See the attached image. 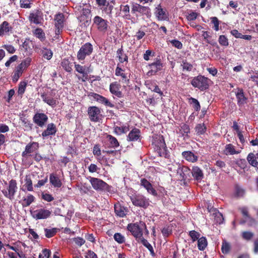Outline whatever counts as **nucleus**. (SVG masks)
I'll use <instances>...</instances> for the list:
<instances>
[{
	"mask_svg": "<svg viewBox=\"0 0 258 258\" xmlns=\"http://www.w3.org/2000/svg\"><path fill=\"white\" fill-rule=\"evenodd\" d=\"M155 14L157 19L159 21L165 20L168 18L165 11L162 8L160 4L156 8Z\"/></svg>",
	"mask_w": 258,
	"mask_h": 258,
	"instance_id": "nucleus-29",
	"label": "nucleus"
},
{
	"mask_svg": "<svg viewBox=\"0 0 258 258\" xmlns=\"http://www.w3.org/2000/svg\"><path fill=\"white\" fill-rule=\"evenodd\" d=\"M25 185L28 191H31L33 190L32 181L30 177L26 176L25 178Z\"/></svg>",
	"mask_w": 258,
	"mask_h": 258,
	"instance_id": "nucleus-61",
	"label": "nucleus"
},
{
	"mask_svg": "<svg viewBox=\"0 0 258 258\" xmlns=\"http://www.w3.org/2000/svg\"><path fill=\"white\" fill-rule=\"evenodd\" d=\"M47 116L43 113H36L33 116V122L40 127H43L48 120Z\"/></svg>",
	"mask_w": 258,
	"mask_h": 258,
	"instance_id": "nucleus-18",
	"label": "nucleus"
},
{
	"mask_svg": "<svg viewBox=\"0 0 258 258\" xmlns=\"http://www.w3.org/2000/svg\"><path fill=\"white\" fill-rule=\"evenodd\" d=\"M108 140L110 145L112 148H116L119 146V143L116 138L110 135H108L106 137Z\"/></svg>",
	"mask_w": 258,
	"mask_h": 258,
	"instance_id": "nucleus-48",
	"label": "nucleus"
},
{
	"mask_svg": "<svg viewBox=\"0 0 258 258\" xmlns=\"http://www.w3.org/2000/svg\"><path fill=\"white\" fill-rule=\"evenodd\" d=\"M93 51V45L90 42H86L80 48L77 55V59L80 60H84L86 57L90 55Z\"/></svg>",
	"mask_w": 258,
	"mask_h": 258,
	"instance_id": "nucleus-8",
	"label": "nucleus"
},
{
	"mask_svg": "<svg viewBox=\"0 0 258 258\" xmlns=\"http://www.w3.org/2000/svg\"><path fill=\"white\" fill-rule=\"evenodd\" d=\"M35 198L31 194H28L26 197H24L20 202L23 207L29 206L35 201Z\"/></svg>",
	"mask_w": 258,
	"mask_h": 258,
	"instance_id": "nucleus-34",
	"label": "nucleus"
},
{
	"mask_svg": "<svg viewBox=\"0 0 258 258\" xmlns=\"http://www.w3.org/2000/svg\"><path fill=\"white\" fill-rule=\"evenodd\" d=\"M21 121L25 131L29 132L32 130L33 124L30 120L26 118H21Z\"/></svg>",
	"mask_w": 258,
	"mask_h": 258,
	"instance_id": "nucleus-37",
	"label": "nucleus"
},
{
	"mask_svg": "<svg viewBox=\"0 0 258 258\" xmlns=\"http://www.w3.org/2000/svg\"><path fill=\"white\" fill-rule=\"evenodd\" d=\"M207 244L208 242L205 237L202 236L198 240V247L200 250H205Z\"/></svg>",
	"mask_w": 258,
	"mask_h": 258,
	"instance_id": "nucleus-45",
	"label": "nucleus"
},
{
	"mask_svg": "<svg viewBox=\"0 0 258 258\" xmlns=\"http://www.w3.org/2000/svg\"><path fill=\"white\" fill-rule=\"evenodd\" d=\"M120 11L122 13V17L127 20H131V15L130 14V7L128 5H121L120 6Z\"/></svg>",
	"mask_w": 258,
	"mask_h": 258,
	"instance_id": "nucleus-30",
	"label": "nucleus"
},
{
	"mask_svg": "<svg viewBox=\"0 0 258 258\" xmlns=\"http://www.w3.org/2000/svg\"><path fill=\"white\" fill-rule=\"evenodd\" d=\"M131 201L135 206L146 209L150 205L149 199L140 194H134L130 196Z\"/></svg>",
	"mask_w": 258,
	"mask_h": 258,
	"instance_id": "nucleus-5",
	"label": "nucleus"
},
{
	"mask_svg": "<svg viewBox=\"0 0 258 258\" xmlns=\"http://www.w3.org/2000/svg\"><path fill=\"white\" fill-rule=\"evenodd\" d=\"M108 21L99 16H96L93 19V26L101 33H105L108 27Z\"/></svg>",
	"mask_w": 258,
	"mask_h": 258,
	"instance_id": "nucleus-9",
	"label": "nucleus"
},
{
	"mask_svg": "<svg viewBox=\"0 0 258 258\" xmlns=\"http://www.w3.org/2000/svg\"><path fill=\"white\" fill-rule=\"evenodd\" d=\"M114 209L116 215L121 218L125 217L128 211L127 208L122 206L118 203L114 204Z\"/></svg>",
	"mask_w": 258,
	"mask_h": 258,
	"instance_id": "nucleus-23",
	"label": "nucleus"
},
{
	"mask_svg": "<svg viewBox=\"0 0 258 258\" xmlns=\"http://www.w3.org/2000/svg\"><path fill=\"white\" fill-rule=\"evenodd\" d=\"M246 222L247 223L248 226H252L254 225H255L256 223V221L254 218H252L250 216H249L246 219L241 220L239 222V224L241 225H243Z\"/></svg>",
	"mask_w": 258,
	"mask_h": 258,
	"instance_id": "nucleus-51",
	"label": "nucleus"
},
{
	"mask_svg": "<svg viewBox=\"0 0 258 258\" xmlns=\"http://www.w3.org/2000/svg\"><path fill=\"white\" fill-rule=\"evenodd\" d=\"M207 131V127L204 123L198 124L195 127V132L199 136L205 134Z\"/></svg>",
	"mask_w": 258,
	"mask_h": 258,
	"instance_id": "nucleus-42",
	"label": "nucleus"
},
{
	"mask_svg": "<svg viewBox=\"0 0 258 258\" xmlns=\"http://www.w3.org/2000/svg\"><path fill=\"white\" fill-rule=\"evenodd\" d=\"M39 148V145L38 143L35 142L29 143L26 146L25 150L22 153V157L27 158L28 156H31L30 154L37 150Z\"/></svg>",
	"mask_w": 258,
	"mask_h": 258,
	"instance_id": "nucleus-16",
	"label": "nucleus"
},
{
	"mask_svg": "<svg viewBox=\"0 0 258 258\" xmlns=\"http://www.w3.org/2000/svg\"><path fill=\"white\" fill-rule=\"evenodd\" d=\"M150 70L147 73V75L152 76L155 75L158 71H161L163 67V64L160 58H156L155 61L148 64Z\"/></svg>",
	"mask_w": 258,
	"mask_h": 258,
	"instance_id": "nucleus-15",
	"label": "nucleus"
},
{
	"mask_svg": "<svg viewBox=\"0 0 258 258\" xmlns=\"http://www.w3.org/2000/svg\"><path fill=\"white\" fill-rule=\"evenodd\" d=\"M234 196L236 198H240L244 197L245 190L238 184L234 185Z\"/></svg>",
	"mask_w": 258,
	"mask_h": 258,
	"instance_id": "nucleus-36",
	"label": "nucleus"
},
{
	"mask_svg": "<svg viewBox=\"0 0 258 258\" xmlns=\"http://www.w3.org/2000/svg\"><path fill=\"white\" fill-rule=\"evenodd\" d=\"M31 61L32 59L28 57L24 59L19 65L25 70L30 65Z\"/></svg>",
	"mask_w": 258,
	"mask_h": 258,
	"instance_id": "nucleus-60",
	"label": "nucleus"
},
{
	"mask_svg": "<svg viewBox=\"0 0 258 258\" xmlns=\"http://www.w3.org/2000/svg\"><path fill=\"white\" fill-rule=\"evenodd\" d=\"M51 212L49 210L40 208L34 211L33 217L36 219H45L49 218Z\"/></svg>",
	"mask_w": 258,
	"mask_h": 258,
	"instance_id": "nucleus-17",
	"label": "nucleus"
},
{
	"mask_svg": "<svg viewBox=\"0 0 258 258\" xmlns=\"http://www.w3.org/2000/svg\"><path fill=\"white\" fill-rule=\"evenodd\" d=\"M20 7L24 9H29L31 7V0H20Z\"/></svg>",
	"mask_w": 258,
	"mask_h": 258,
	"instance_id": "nucleus-64",
	"label": "nucleus"
},
{
	"mask_svg": "<svg viewBox=\"0 0 258 258\" xmlns=\"http://www.w3.org/2000/svg\"><path fill=\"white\" fill-rule=\"evenodd\" d=\"M91 96L97 102L104 104L106 106L111 108L114 107V105L111 103L106 97L98 94L93 93Z\"/></svg>",
	"mask_w": 258,
	"mask_h": 258,
	"instance_id": "nucleus-20",
	"label": "nucleus"
},
{
	"mask_svg": "<svg viewBox=\"0 0 258 258\" xmlns=\"http://www.w3.org/2000/svg\"><path fill=\"white\" fill-rule=\"evenodd\" d=\"M49 181L50 184L54 187H60L62 185V182L59 177L53 173L50 174Z\"/></svg>",
	"mask_w": 258,
	"mask_h": 258,
	"instance_id": "nucleus-35",
	"label": "nucleus"
},
{
	"mask_svg": "<svg viewBox=\"0 0 258 258\" xmlns=\"http://www.w3.org/2000/svg\"><path fill=\"white\" fill-rule=\"evenodd\" d=\"M28 19L32 23L39 24L43 20V13L39 9H35L30 13Z\"/></svg>",
	"mask_w": 258,
	"mask_h": 258,
	"instance_id": "nucleus-14",
	"label": "nucleus"
},
{
	"mask_svg": "<svg viewBox=\"0 0 258 258\" xmlns=\"http://www.w3.org/2000/svg\"><path fill=\"white\" fill-rule=\"evenodd\" d=\"M181 155L186 161L191 163L196 162L198 160V156L190 151H183Z\"/></svg>",
	"mask_w": 258,
	"mask_h": 258,
	"instance_id": "nucleus-28",
	"label": "nucleus"
},
{
	"mask_svg": "<svg viewBox=\"0 0 258 258\" xmlns=\"http://www.w3.org/2000/svg\"><path fill=\"white\" fill-rule=\"evenodd\" d=\"M57 131L56 126L53 123H49L46 129L42 133V137L43 139H46L49 136L55 135Z\"/></svg>",
	"mask_w": 258,
	"mask_h": 258,
	"instance_id": "nucleus-21",
	"label": "nucleus"
},
{
	"mask_svg": "<svg viewBox=\"0 0 258 258\" xmlns=\"http://www.w3.org/2000/svg\"><path fill=\"white\" fill-rule=\"evenodd\" d=\"M4 184L6 187L2 190L3 194L5 198L13 201L18 188L17 181L12 179L8 182L5 181Z\"/></svg>",
	"mask_w": 258,
	"mask_h": 258,
	"instance_id": "nucleus-2",
	"label": "nucleus"
},
{
	"mask_svg": "<svg viewBox=\"0 0 258 258\" xmlns=\"http://www.w3.org/2000/svg\"><path fill=\"white\" fill-rule=\"evenodd\" d=\"M34 34L41 41H43L45 39V34L41 28H36L34 32Z\"/></svg>",
	"mask_w": 258,
	"mask_h": 258,
	"instance_id": "nucleus-49",
	"label": "nucleus"
},
{
	"mask_svg": "<svg viewBox=\"0 0 258 258\" xmlns=\"http://www.w3.org/2000/svg\"><path fill=\"white\" fill-rule=\"evenodd\" d=\"M113 238L115 241L119 244H122L125 242V238L124 236L120 233H115L114 234Z\"/></svg>",
	"mask_w": 258,
	"mask_h": 258,
	"instance_id": "nucleus-56",
	"label": "nucleus"
},
{
	"mask_svg": "<svg viewBox=\"0 0 258 258\" xmlns=\"http://www.w3.org/2000/svg\"><path fill=\"white\" fill-rule=\"evenodd\" d=\"M219 44L223 46H228L229 45L228 39L224 35H220L218 38Z\"/></svg>",
	"mask_w": 258,
	"mask_h": 258,
	"instance_id": "nucleus-57",
	"label": "nucleus"
},
{
	"mask_svg": "<svg viewBox=\"0 0 258 258\" xmlns=\"http://www.w3.org/2000/svg\"><path fill=\"white\" fill-rule=\"evenodd\" d=\"M24 70V69L21 67L19 65L17 67L13 76V81L17 82L19 78L22 75Z\"/></svg>",
	"mask_w": 258,
	"mask_h": 258,
	"instance_id": "nucleus-46",
	"label": "nucleus"
},
{
	"mask_svg": "<svg viewBox=\"0 0 258 258\" xmlns=\"http://www.w3.org/2000/svg\"><path fill=\"white\" fill-rule=\"evenodd\" d=\"M91 70H90L89 67H87V69L85 70L81 74L82 75V77H78L79 80H81L83 82H85L86 81L89 80V77L88 76V73H90Z\"/></svg>",
	"mask_w": 258,
	"mask_h": 258,
	"instance_id": "nucleus-53",
	"label": "nucleus"
},
{
	"mask_svg": "<svg viewBox=\"0 0 258 258\" xmlns=\"http://www.w3.org/2000/svg\"><path fill=\"white\" fill-rule=\"evenodd\" d=\"M140 223H129L127 226V229L132 235L136 238L138 242L143 237V229L141 228Z\"/></svg>",
	"mask_w": 258,
	"mask_h": 258,
	"instance_id": "nucleus-7",
	"label": "nucleus"
},
{
	"mask_svg": "<svg viewBox=\"0 0 258 258\" xmlns=\"http://www.w3.org/2000/svg\"><path fill=\"white\" fill-rule=\"evenodd\" d=\"M210 81V80L208 78L199 75L193 78L191 81V84L194 87L204 91L209 89Z\"/></svg>",
	"mask_w": 258,
	"mask_h": 258,
	"instance_id": "nucleus-4",
	"label": "nucleus"
},
{
	"mask_svg": "<svg viewBox=\"0 0 258 258\" xmlns=\"http://www.w3.org/2000/svg\"><path fill=\"white\" fill-rule=\"evenodd\" d=\"M236 164L241 169L244 170L247 167V162L244 159H239L236 160Z\"/></svg>",
	"mask_w": 258,
	"mask_h": 258,
	"instance_id": "nucleus-63",
	"label": "nucleus"
},
{
	"mask_svg": "<svg viewBox=\"0 0 258 258\" xmlns=\"http://www.w3.org/2000/svg\"><path fill=\"white\" fill-rule=\"evenodd\" d=\"M139 243H141L144 246L147 248L150 252V254L152 256H155V253L154 252V249L151 244L149 243L147 240L143 237L139 240Z\"/></svg>",
	"mask_w": 258,
	"mask_h": 258,
	"instance_id": "nucleus-40",
	"label": "nucleus"
},
{
	"mask_svg": "<svg viewBox=\"0 0 258 258\" xmlns=\"http://www.w3.org/2000/svg\"><path fill=\"white\" fill-rule=\"evenodd\" d=\"M87 113L90 120L93 122H98L102 116L100 108L95 106L89 107Z\"/></svg>",
	"mask_w": 258,
	"mask_h": 258,
	"instance_id": "nucleus-11",
	"label": "nucleus"
},
{
	"mask_svg": "<svg viewBox=\"0 0 258 258\" xmlns=\"http://www.w3.org/2000/svg\"><path fill=\"white\" fill-rule=\"evenodd\" d=\"M177 174L179 176L181 181L189 180L191 179V170L187 166H179L177 169Z\"/></svg>",
	"mask_w": 258,
	"mask_h": 258,
	"instance_id": "nucleus-13",
	"label": "nucleus"
},
{
	"mask_svg": "<svg viewBox=\"0 0 258 258\" xmlns=\"http://www.w3.org/2000/svg\"><path fill=\"white\" fill-rule=\"evenodd\" d=\"M45 235L47 238H51L54 236L56 232V228H53L51 229L44 228Z\"/></svg>",
	"mask_w": 258,
	"mask_h": 258,
	"instance_id": "nucleus-55",
	"label": "nucleus"
},
{
	"mask_svg": "<svg viewBox=\"0 0 258 258\" xmlns=\"http://www.w3.org/2000/svg\"><path fill=\"white\" fill-rule=\"evenodd\" d=\"M191 174L194 179L197 181L201 180L204 177L202 170L198 166H194L192 167Z\"/></svg>",
	"mask_w": 258,
	"mask_h": 258,
	"instance_id": "nucleus-31",
	"label": "nucleus"
},
{
	"mask_svg": "<svg viewBox=\"0 0 258 258\" xmlns=\"http://www.w3.org/2000/svg\"><path fill=\"white\" fill-rule=\"evenodd\" d=\"M180 134L184 137V139L188 138V134L190 133L189 126L188 124L184 123L180 126L179 131Z\"/></svg>",
	"mask_w": 258,
	"mask_h": 258,
	"instance_id": "nucleus-44",
	"label": "nucleus"
},
{
	"mask_svg": "<svg viewBox=\"0 0 258 258\" xmlns=\"http://www.w3.org/2000/svg\"><path fill=\"white\" fill-rule=\"evenodd\" d=\"M152 145H154L155 149L159 156L169 158L170 155L163 136L156 135L153 138Z\"/></svg>",
	"mask_w": 258,
	"mask_h": 258,
	"instance_id": "nucleus-1",
	"label": "nucleus"
},
{
	"mask_svg": "<svg viewBox=\"0 0 258 258\" xmlns=\"http://www.w3.org/2000/svg\"><path fill=\"white\" fill-rule=\"evenodd\" d=\"M129 125L116 126L114 127V133L117 135L125 134L129 131Z\"/></svg>",
	"mask_w": 258,
	"mask_h": 258,
	"instance_id": "nucleus-41",
	"label": "nucleus"
},
{
	"mask_svg": "<svg viewBox=\"0 0 258 258\" xmlns=\"http://www.w3.org/2000/svg\"><path fill=\"white\" fill-rule=\"evenodd\" d=\"M41 97L42 99L43 102L47 104L48 105L54 107L56 105V100L48 96L47 94L46 93H43L41 94Z\"/></svg>",
	"mask_w": 258,
	"mask_h": 258,
	"instance_id": "nucleus-32",
	"label": "nucleus"
},
{
	"mask_svg": "<svg viewBox=\"0 0 258 258\" xmlns=\"http://www.w3.org/2000/svg\"><path fill=\"white\" fill-rule=\"evenodd\" d=\"M115 75L116 76L120 77V82L125 84L129 85L130 83V73H125V70L122 69L119 63H118L115 69Z\"/></svg>",
	"mask_w": 258,
	"mask_h": 258,
	"instance_id": "nucleus-12",
	"label": "nucleus"
},
{
	"mask_svg": "<svg viewBox=\"0 0 258 258\" xmlns=\"http://www.w3.org/2000/svg\"><path fill=\"white\" fill-rule=\"evenodd\" d=\"M231 246L230 244L227 242L225 240H223L221 251L224 254H227L230 250Z\"/></svg>",
	"mask_w": 258,
	"mask_h": 258,
	"instance_id": "nucleus-52",
	"label": "nucleus"
},
{
	"mask_svg": "<svg viewBox=\"0 0 258 258\" xmlns=\"http://www.w3.org/2000/svg\"><path fill=\"white\" fill-rule=\"evenodd\" d=\"M90 178L89 181L93 188L96 191H106L111 194L114 192L112 186L108 185L102 179L92 177Z\"/></svg>",
	"mask_w": 258,
	"mask_h": 258,
	"instance_id": "nucleus-3",
	"label": "nucleus"
},
{
	"mask_svg": "<svg viewBox=\"0 0 258 258\" xmlns=\"http://www.w3.org/2000/svg\"><path fill=\"white\" fill-rule=\"evenodd\" d=\"M189 102L190 104L193 105L192 106L196 111H198L200 110L201 105L197 99L192 97H190L189 98Z\"/></svg>",
	"mask_w": 258,
	"mask_h": 258,
	"instance_id": "nucleus-54",
	"label": "nucleus"
},
{
	"mask_svg": "<svg viewBox=\"0 0 258 258\" xmlns=\"http://www.w3.org/2000/svg\"><path fill=\"white\" fill-rule=\"evenodd\" d=\"M237 90L235 95L237 100V104L239 106H242L246 103L247 98L245 97L243 90L242 88H237Z\"/></svg>",
	"mask_w": 258,
	"mask_h": 258,
	"instance_id": "nucleus-25",
	"label": "nucleus"
},
{
	"mask_svg": "<svg viewBox=\"0 0 258 258\" xmlns=\"http://www.w3.org/2000/svg\"><path fill=\"white\" fill-rule=\"evenodd\" d=\"M141 139V131L136 127L133 128L127 136V140L130 142L140 141Z\"/></svg>",
	"mask_w": 258,
	"mask_h": 258,
	"instance_id": "nucleus-24",
	"label": "nucleus"
},
{
	"mask_svg": "<svg viewBox=\"0 0 258 258\" xmlns=\"http://www.w3.org/2000/svg\"><path fill=\"white\" fill-rule=\"evenodd\" d=\"M181 67L183 72H191L194 68L193 64L188 62L186 59H183L182 60Z\"/></svg>",
	"mask_w": 258,
	"mask_h": 258,
	"instance_id": "nucleus-38",
	"label": "nucleus"
},
{
	"mask_svg": "<svg viewBox=\"0 0 258 258\" xmlns=\"http://www.w3.org/2000/svg\"><path fill=\"white\" fill-rule=\"evenodd\" d=\"M189 236L191 238L192 241L193 242L196 241V240H198L200 236V234L199 232L195 231V230H191L188 233Z\"/></svg>",
	"mask_w": 258,
	"mask_h": 258,
	"instance_id": "nucleus-62",
	"label": "nucleus"
},
{
	"mask_svg": "<svg viewBox=\"0 0 258 258\" xmlns=\"http://www.w3.org/2000/svg\"><path fill=\"white\" fill-rule=\"evenodd\" d=\"M250 74L249 80H251L255 83V84L258 87V71H252V73H249Z\"/></svg>",
	"mask_w": 258,
	"mask_h": 258,
	"instance_id": "nucleus-59",
	"label": "nucleus"
},
{
	"mask_svg": "<svg viewBox=\"0 0 258 258\" xmlns=\"http://www.w3.org/2000/svg\"><path fill=\"white\" fill-rule=\"evenodd\" d=\"M121 88L120 85L117 82L111 83L109 86V91L110 93L118 98L122 97V93L120 91Z\"/></svg>",
	"mask_w": 258,
	"mask_h": 258,
	"instance_id": "nucleus-22",
	"label": "nucleus"
},
{
	"mask_svg": "<svg viewBox=\"0 0 258 258\" xmlns=\"http://www.w3.org/2000/svg\"><path fill=\"white\" fill-rule=\"evenodd\" d=\"M116 57L118 58L120 63L125 62V64H126L128 62V56L124 52L122 46L117 49L116 51Z\"/></svg>",
	"mask_w": 258,
	"mask_h": 258,
	"instance_id": "nucleus-27",
	"label": "nucleus"
},
{
	"mask_svg": "<svg viewBox=\"0 0 258 258\" xmlns=\"http://www.w3.org/2000/svg\"><path fill=\"white\" fill-rule=\"evenodd\" d=\"M247 160L249 164L254 167H256L258 165V162L254 156V153H250L247 156Z\"/></svg>",
	"mask_w": 258,
	"mask_h": 258,
	"instance_id": "nucleus-43",
	"label": "nucleus"
},
{
	"mask_svg": "<svg viewBox=\"0 0 258 258\" xmlns=\"http://www.w3.org/2000/svg\"><path fill=\"white\" fill-rule=\"evenodd\" d=\"M131 13L133 15L138 16V13L141 16H146L147 18H150L151 15V10L149 7L142 6L139 4L132 3Z\"/></svg>",
	"mask_w": 258,
	"mask_h": 258,
	"instance_id": "nucleus-6",
	"label": "nucleus"
},
{
	"mask_svg": "<svg viewBox=\"0 0 258 258\" xmlns=\"http://www.w3.org/2000/svg\"><path fill=\"white\" fill-rule=\"evenodd\" d=\"M41 51L42 56L44 58L49 60L52 58L53 53L50 49L46 48H43Z\"/></svg>",
	"mask_w": 258,
	"mask_h": 258,
	"instance_id": "nucleus-50",
	"label": "nucleus"
},
{
	"mask_svg": "<svg viewBox=\"0 0 258 258\" xmlns=\"http://www.w3.org/2000/svg\"><path fill=\"white\" fill-rule=\"evenodd\" d=\"M13 28L10 24L6 21H4L0 25V36H3L5 35H9L12 32Z\"/></svg>",
	"mask_w": 258,
	"mask_h": 258,
	"instance_id": "nucleus-26",
	"label": "nucleus"
},
{
	"mask_svg": "<svg viewBox=\"0 0 258 258\" xmlns=\"http://www.w3.org/2000/svg\"><path fill=\"white\" fill-rule=\"evenodd\" d=\"M140 185L144 187L149 194L155 197L157 196V191L153 188L152 184L146 178H144L141 179Z\"/></svg>",
	"mask_w": 258,
	"mask_h": 258,
	"instance_id": "nucleus-19",
	"label": "nucleus"
},
{
	"mask_svg": "<svg viewBox=\"0 0 258 258\" xmlns=\"http://www.w3.org/2000/svg\"><path fill=\"white\" fill-rule=\"evenodd\" d=\"M225 153L226 155H234L238 154L239 152L235 150V147L232 144H229L225 146Z\"/></svg>",
	"mask_w": 258,
	"mask_h": 258,
	"instance_id": "nucleus-47",
	"label": "nucleus"
},
{
	"mask_svg": "<svg viewBox=\"0 0 258 258\" xmlns=\"http://www.w3.org/2000/svg\"><path fill=\"white\" fill-rule=\"evenodd\" d=\"M54 27L55 34L58 35L61 33L64 27V15L62 13H58L54 15Z\"/></svg>",
	"mask_w": 258,
	"mask_h": 258,
	"instance_id": "nucleus-10",
	"label": "nucleus"
},
{
	"mask_svg": "<svg viewBox=\"0 0 258 258\" xmlns=\"http://www.w3.org/2000/svg\"><path fill=\"white\" fill-rule=\"evenodd\" d=\"M61 66L67 72L71 73L73 71L72 62L69 59H63L61 62Z\"/></svg>",
	"mask_w": 258,
	"mask_h": 258,
	"instance_id": "nucleus-39",
	"label": "nucleus"
},
{
	"mask_svg": "<svg viewBox=\"0 0 258 258\" xmlns=\"http://www.w3.org/2000/svg\"><path fill=\"white\" fill-rule=\"evenodd\" d=\"M41 97L42 99L43 102L47 104L48 105L54 107L56 105V100L48 96L47 94L46 93H43L41 94Z\"/></svg>",
	"mask_w": 258,
	"mask_h": 258,
	"instance_id": "nucleus-33",
	"label": "nucleus"
},
{
	"mask_svg": "<svg viewBox=\"0 0 258 258\" xmlns=\"http://www.w3.org/2000/svg\"><path fill=\"white\" fill-rule=\"evenodd\" d=\"M211 20V23L214 25L213 28L215 31H218L219 30V24L220 21L216 17H212L210 18Z\"/></svg>",
	"mask_w": 258,
	"mask_h": 258,
	"instance_id": "nucleus-58",
	"label": "nucleus"
}]
</instances>
